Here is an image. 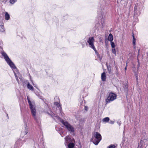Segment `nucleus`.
I'll return each instance as SVG.
<instances>
[{
	"label": "nucleus",
	"mask_w": 148,
	"mask_h": 148,
	"mask_svg": "<svg viewBox=\"0 0 148 148\" xmlns=\"http://www.w3.org/2000/svg\"><path fill=\"white\" fill-rule=\"evenodd\" d=\"M29 106L32 114L33 116L35 117L36 114V111L35 108V105L32 104Z\"/></svg>",
	"instance_id": "nucleus-5"
},
{
	"label": "nucleus",
	"mask_w": 148,
	"mask_h": 148,
	"mask_svg": "<svg viewBox=\"0 0 148 148\" xmlns=\"http://www.w3.org/2000/svg\"><path fill=\"white\" fill-rule=\"evenodd\" d=\"M61 122L65 126L67 129L68 128L69 125H70V124L66 121L62 120Z\"/></svg>",
	"instance_id": "nucleus-7"
},
{
	"label": "nucleus",
	"mask_w": 148,
	"mask_h": 148,
	"mask_svg": "<svg viewBox=\"0 0 148 148\" xmlns=\"http://www.w3.org/2000/svg\"><path fill=\"white\" fill-rule=\"evenodd\" d=\"M67 129L70 132H73L74 131V128L73 126L70 124L69 125Z\"/></svg>",
	"instance_id": "nucleus-9"
},
{
	"label": "nucleus",
	"mask_w": 148,
	"mask_h": 148,
	"mask_svg": "<svg viewBox=\"0 0 148 148\" xmlns=\"http://www.w3.org/2000/svg\"><path fill=\"white\" fill-rule=\"evenodd\" d=\"M70 139V137L68 136L65 138V141L66 142V143H67L68 142H69V141H71Z\"/></svg>",
	"instance_id": "nucleus-14"
},
{
	"label": "nucleus",
	"mask_w": 148,
	"mask_h": 148,
	"mask_svg": "<svg viewBox=\"0 0 148 148\" xmlns=\"http://www.w3.org/2000/svg\"><path fill=\"white\" fill-rule=\"evenodd\" d=\"M108 40L110 42L112 41L113 40V36L111 34H109L108 38Z\"/></svg>",
	"instance_id": "nucleus-11"
},
{
	"label": "nucleus",
	"mask_w": 148,
	"mask_h": 148,
	"mask_svg": "<svg viewBox=\"0 0 148 148\" xmlns=\"http://www.w3.org/2000/svg\"><path fill=\"white\" fill-rule=\"evenodd\" d=\"M5 18L6 20H8L10 18V16L8 13L5 12Z\"/></svg>",
	"instance_id": "nucleus-10"
},
{
	"label": "nucleus",
	"mask_w": 148,
	"mask_h": 148,
	"mask_svg": "<svg viewBox=\"0 0 148 148\" xmlns=\"http://www.w3.org/2000/svg\"><path fill=\"white\" fill-rule=\"evenodd\" d=\"M136 7H135V8H134V11H135L136 9Z\"/></svg>",
	"instance_id": "nucleus-27"
},
{
	"label": "nucleus",
	"mask_w": 148,
	"mask_h": 148,
	"mask_svg": "<svg viewBox=\"0 0 148 148\" xmlns=\"http://www.w3.org/2000/svg\"><path fill=\"white\" fill-rule=\"evenodd\" d=\"M27 86L28 89H29V90H33V87L29 83H28L27 84Z\"/></svg>",
	"instance_id": "nucleus-13"
},
{
	"label": "nucleus",
	"mask_w": 148,
	"mask_h": 148,
	"mask_svg": "<svg viewBox=\"0 0 148 148\" xmlns=\"http://www.w3.org/2000/svg\"><path fill=\"white\" fill-rule=\"evenodd\" d=\"M135 76L136 79L137 80L138 79V75H137V74H135Z\"/></svg>",
	"instance_id": "nucleus-24"
},
{
	"label": "nucleus",
	"mask_w": 148,
	"mask_h": 148,
	"mask_svg": "<svg viewBox=\"0 0 148 148\" xmlns=\"http://www.w3.org/2000/svg\"><path fill=\"white\" fill-rule=\"evenodd\" d=\"M108 72L109 73H112V71L111 67H108Z\"/></svg>",
	"instance_id": "nucleus-19"
},
{
	"label": "nucleus",
	"mask_w": 148,
	"mask_h": 148,
	"mask_svg": "<svg viewBox=\"0 0 148 148\" xmlns=\"http://www.w3.org/2000/svg\"><path fill=\"white\" fill-rule=\"evenodd\" d=\"M75 146V144L73 143H70L68 145L69 148H73Z\"/></svg>",
	"instance_id": "nucleus-12"
},
{
	"label": "nucleus",
	"mask_w": 148,
	"mask_h": 148,
	"mask_svg": "<svg viewBox=\"0 0 148 148\" xmlns=\"http://www.w3.org/2000/svg\"><path fill=\"white\" fill-rule=\"evenodd\" d=\"M55 104L58 107L60 106V104L57 102L55 103Z\"/></svg>",
	"instance_id": "nucleus-23"
},
{
	"label": "nucleus",
	"mask_w": 148,
	"mask_h": 148,
	"mask_svg": "<svg viewBox=\"0 0 148 148\" xmlns=\"http://www.w3.org/2000/svg\"><path fill=\"white\" fill-rule=\"evenodd\" d=\"M1 54L4 57L5 60L6 61L9 65L13 69L16 68V67L14 64L10 59L7 54L4 52H2Z\"/></svg>",
	"instance_id": "nucleus-2"
},
{
	"label": "nucleus",
	"mask_w": 148,
	"mask_h": 148,
	"mask_svg": "<svg viewBox=\"0 0 148 148\" xmlns=\"http://www.w3.org/2000/svg\"><path fill=\"white\" fill-rule=\"evenodd\" d=\"M101 78L103 81H105L106 79V73L105 72L102 73L101 75Z\"/></svg>",
	"instance_id": "nucleus-8"
},
{
	"label": "nucleus",
	"mask_w": 148,
	"mask_h": 148,
	"mask_svg": "<svg viewBox=\"0 0 148 148\" xmlns=\"http://www.w3.org/2000/svg\"><path fill=\"white\" fill-rule=\"evenodd\" d=\"M88 108L86 107H85V110H87Z\"/></svg>",
	"instance_id": "nucleus-26"
},
{
	"label": "nucleus",
	"mask_w": 148,
	"mask_h": 148,
	"mask_svg": "<svg viewBox=\"0 0 148 148\" xmlns=\"http://www.w3.org/2000/svg\"><path fill=\"white\" fill-rule=\"evenodd\" d=\"M119 125H121V123H118Z\"/></svg>",
	"instance_id": "nucleus-29"
},
{
	"label": "nucleus",
	"mask_w": 148,
	"mask_h": 148,
	"mask_svg": "<svg viewBox=\"0 0 148 148\" xmlns=\"http://www.w3.org/2000/svg\"><path fill=\"white\" fill-rule=\"evenodd\" d=\"M110 123H111V124H112L114 123V122L113 121H111L110 122Z\"/></svg>",
	"instance_id": "nucleus-25"
},
{
	"label": "nucleus",
	"mask_w": 148,
	"mask_h": 148,
	"mask_svg": "<svg viewBox=\"0 0 148 148\" xmlns=\"http://www.w3.org/2000/svg\"><path fill=\"white\" fill-rule=\"evenodd\" d=\"M134 34L132 33V36L133 37V43L134 45H135L136 44V39L134 37Z\"/></svg>",
	"instance_id": "nucleus-15"
},
{
	"label": "nucleus",
	"mask_w": 148,
	"mask_h": 148,
	"mask_svg": "<svg viewBox=\"0 0 148 148\" xmlns=\"http://www.w3.org/2000/svg\"><path fill=\"white\" fill-rule=\"evenodd\" d=\"M101 139V134L97 132H96L93 135L91 141L96 145H98Z\"/></svg>",
	"instance_id": "nucleus-1"
},
{
	"label": "nucleus",
	"mask_w": 148,
	"mask_h": 148,
	"mask_svg": "<svg viewBox=\"0 0 148 148\" xmlns=\"http://www.w3.org/2000/svg\"><path fill=\"white\" fill-rule=\"evenodd\" d=\"M61 122L65 126L67 129L68 128L69 125H70V124L66 121L62 120Z\"/></svg>",
	"instance_id": "nucleus-6"
},
{
	"label": "nucleus",
	"mask_w": 148,
	"mask_h": 148,
	"mask_svg": "<svg viewBox=\"0 0 148 148\" xmlns=\"http://www.w3.org/2000/svg\"><path fill=\"white\" fill-rule=\"evenodd\" d=\"M125 70H126L127 69V67L126 66L125 68Z\"/></svg>",
	"instance_id": "nucleus-28"
},
{
	"label": "nucleus",
	"mask_w": 148,
	"mask_h": 148,
	"mask_svg": "<svg viewBox=\"0 0 148 148\" xmlns=\"http://www.w3.org/2000/svg\"><path fill=\"white\" fill-rule=\"evenodd\" d=\"M0 27L1 28V29H0V31L1 32H3L4 31V26L3 25H0Z\"/></svg>",
	"instance_id": "nucleus-18"
},
{
	"label": "nucleus",
	"mask_w": 148,
	"mask_h": 148,
	"mask_svg": "<svg viewBox=\"0 0 148 148\" xmlns=\"http://www.w3.org/2000/svg\"><path fill=\"white\" fill-rule=\"evenodd\" d=\"M112 51L113 53L115 55H116V51L115 48H112Z\"/></svg>",
	"instance_id": "nucleus-20"
},
{
	"label": "nucleus",
	"mask_w": 148,
	"mask_h": 148,
	"mask_svg": "<svg viewBox=\"0 0 148 148\" xmlns=\"http://www.w3.org/2000/svg\"><path fill=\"white\" fill-rule=\"evenodd\" d=\"M110 44L112 48H115V45L114 43L113 42L111 41L110 42Z\"/></svg>",
	"instance_id": "nucleus-17"
},
{
	"label": "nucleus",
	"mask_w": 148,
	"mask_h": 148,
	"mask_svg": "<svg viewBox=\"0 0 148 148\" xmlns=\"http://www.w3.org/2000/svg\"><path fill=\"white\" fill-rule=\"evenodd\" d=\"M16 79L17 80V81H18V79L17 78H16Z\"/></svg>",
	"instance_id": "nucleus-30"
},
{
	"label": "nucleus",
	"mask_w": 148,
	"mask_h": 148,
	"mask_svg": "<svg viewBox=\"0 0 148 148\" xmlns=\"http://www.w3.org/2000/svg\"><path fill=\"white\" fill-rule=\"evenodd\" d=\"M110 120L109 118L108 117H106L103 119V122H108Z\"/></svg>",
	"instance_id": "nucleus-16"
},
{
	"label": "nucleus",
	"mask_w": 148,
	"mask_h": 148,
	"mask_svg": "<svg viewBox=\"0 0 148 148\" xmlns=\"http://www.w3.org/2000/svg\"><path fill=\"white\" fill-rule=\"evenodd\" d=\"M116 95L113 93L109 94L106 100L107 103L110 102V101H113L116 98Z\"/></svg>",
	"instance_id": "nucleus-3"
},
{
	"label": "nucleus",
	"mask_w": 148,
	"mask_h": 148,
	"mask_svg": "<svg viewBox=\"0 0 148 148\" xmlns=\"http://www.w3.org/2000/svg\"><path fill=\"white\" fill-rule=\"evenodd\" d=\"M16 0H10V2L12 4H13Z\"/></svg>",
	"instance_id": "nucleus-22"
},
{
	"label": "nucleus",
	"mask_w": 148,
	"mask_h": 148,
	"mask_svg": "<svg viewBox=\"0 0 148 148\" xmlns=\"http://www.w3.org/2000/svg\"><path fill=\"white\" fill-rule=\"evenodd\" d=\"M27 100H28V103L29 104V105L30 106V105L32 104L31 101H30L29 100V97H27Z\"/></svg>",
	"instance_id": "nucleus-21"
},
{
	"label": "nucleus",
	"mask_w": 148,
	"mask_h": 148,
	"mask_svg": "<svg viewBox=\"0 0 148 148\" xmlns=\"http://www.w3.org/2000/svg\"><path fill=\"white\" fill-rule=\"evenodd\" d=\"M94 39L93 37H90L87 41L90 46V47L92 48L95 52L97 51L94 45Z\"/></svg>",
	"instance_id": "nucleus-4"
}]
</instances>
